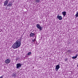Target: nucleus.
<instances>
[{"instance_id":"obj_1","label":"nucleus","mask_w":78,"mask_h":78,"mask_svg":"<svg viewBox=\"0 0 78 78\" xmlns=\"http://www.w3.org/2000/svg\"><path fill=\"white\" fill-rule=\"evenodd\" d=\"M20 45H21V41H20L19 39H18L16 41L15 43L13 44L12 48L13 49H16L19 48V47L20 46Z\"/></svg>"},{"instance_id":"obj_2","label":"nucleus","mask_w":78,"mask_h":78,"mask_svg":"<svg viewBox=\"0 0 78 78\" xmlns=\"http://www.w3.org/2000/svg\"><path fill=\"white\" fill-rule=\"evenodd\" d=\"M5 64H9L11 62V60L9 59H7L5 61Z\"/></svg>"},{"instance_id":"obj_3","label":"nucleus","mask_w":78,"mask_h":78,"mask_svg":"<svg viewBox=\"0 0 78 78\" xmlns=\"http://www.w3.org/2000/svg\"><path fill=\"white\" fill-rule=\"evenodd\" d=\"M36 27L37 28H39L41 31L42 30V28L41 26H40V25L38 24L36 25Z\"/></svg>"},{"instance_id":"obj_4","label":"nucleus","mask_w":78,"mask_h":78,"mask_svg":"<svg viewBox=\"0 0 78 78\" xmlns=\"http://www.w3.org/2000/svg\"><path fill=\"white\" fill-rule=\"evenodd\" d=\"M9 2V1H8V0H6V1H5L4 3V6H6L8 5Z\"/></svg>"},{"instance_id":"obj_5","label":"nucleus","mask_w":78,"mask_h":78,"mask_svg":"<svg viewBox=\"0 0 78 78\" xmlns=\"http://www.w3.org/2000/svg\"><path fill=\"white\" fill-rule=\"evenodd\" d=\"M16 69H19L21 66V63H18L16 65Z\"/></svg>"},{"instance_id":"obj_6","label":"nucleus","mask_w":78,"mask_h":78,"mask_svg":"<svg viewBox=\"0 0 78 78\" xmlns=\"http://www.w3.org/2000/svg\"><path fill=\"white\" fill-rule=\"evenodd\" d=\"M57 18L59 19V20H61L62 19V16H59V15H58L57 16Z\"/></svg>"},{"instance_id":"obj_7","label":"nucleus","mask_w":78,"mask_h":78,"mask_svg":"<svg viewBox=\"0 0 78 78\" xmlns=\"http://www.w3.org/2000/svg\"><path fill=\"white\" fill-rule=\"evenodd\" d=\"M12 3L11 2H10L7 5V6H9V7H11L12 6Z\"/></svg>"},{"instance_id":"obj_8","label":"nucleus","mask_w":78,"mask_h":78,"mask_svg":"<svg viewBox=\"0 0 78 78\" xmlns=\"http://www.w3.org/2000/svg\"><path fill=\"white\" fill-rule=\"evenodd\" d=\"M60 68V66H59V65H58L56 66V68L55 69V70H58L59 68Z\"/></svg>"},{"instance_id":"obj_9","label":"nucleus","mask_w":78,"mask_h":78,"mask_svg":"<svg viewBox=\"0 0 78 78\" xmlns=\"http://www.w3.org/2000/svg\"><path fill=\"white\" fill-rule=\"evenodd\" d=\"M34 34L33 33H31L30 34V37H34Z\"/></svg>"},{"instance_id":"obj_10","label":"nucleus","mask_w":78,"mask_h":78,"mask_svg":"<svg viewBox=\"0 0 78 78\" xmlns=\"http://www.w3.org/2000/svg\"><path fill=\"white\" fill-rule=\"evenodd\" d=\"M62 14H63L64 16H65L66 15V12L64 11L62 12Z\"/></svg>"},{"instance_id":"obj_11","label":"nucleus","mask_w":78,"mask_h":78,"mask_svg":"<svg viewBox=\"0 0 78 78\" xmlns=\"http://www.w3.org/2000/svg\"><path fill=\"white\" fill-rule=\"evenodd\" d=\"M77 56H78V54H76L75 56L73 57L72 58L73 59H76L77 58Z\"/></svg>"},{"instance_id":"obj_12","label":"nucleus","mask_w":78,"mask_h":78,"mask_svg":"<svg viewBox=\"0 0 78 78\" xmlns=\"http://www.w3.org/2000/svg\"><path fill=\"white\" fill-rule=\"evenodd\" d=\"M35 2L36 3H39V2H40V0H36Z\"/></svg>"},{"instance_id":"obj_13","label":"nucleus","mask_w":78,"mask_h":78,"mask_svg":"<svg viewBox=\"0 0 78 78\" xmlns=\"http://www.w3.org/2000/svg\"><path fill=\"white\" fill-rule=\"evenodd\" d=\"M31 52H28L27 53V55L28 56H30V55H31Z\"/></svg>"},{"instance_id":"obj_14","label":"nucleus","mask_w":78,"mask_h":78,"mask_svg":"<svg viewBox=\"0 0 78 78\" xmlns=\"http://www.w3.org/2000/svg\"><path fill=\"white\" fill-rule=\"evenodd\" d=\"M32 42H36V39H34L33 40H32Z\"/></svg>"},{"instance_id":"obj_15","label":"nucleus","mask_w":78,"mask_h":78,"mask_svg":"<svg viewBox=\"0 0 78 78\" xmlns=\"http://www.w3.org/2000/svg\"><path fill=\"white\" fill-rule=\"evenodd\" d=\"M75 16L76 17H78V12H77L76 14L75 15Z\"/></svg>"},{"instance_id":"obj_16","label":"nucleus","mask_w":78,"mask_h":78,"mask_svg":"<svg viewBox=\"0 0 78 78\" xmlns=\"http://www.w3.org/2000/svg\"><path fill=\"white\" fill-rule=\"evenodd\" d=\"M68 52L69 53H70V52H71V50H68Z\"/></svg>"},{"instance_id":"obj_17","label":"nucleus","mask_w":78,"mask_h":78,"mask_svg":"<svg viewBox=\"0 0 78 78\" xmlns=\"http://www.w3.org/2000/svg\"><path fill=\"white\" fill-rule=\"evenodd\" d=\"M65 61H68V59H67V58H66L65 60Z\"/></svg>"},{"instance_id":"obj_18","label":"nucleus","mask_w":78,"mask_h":78,"mask_svg":"<svg viewBox=\"0 0 78 78\" xmlns=\"http://www.w3.org/2000/svg\"><path fill=\"white\" fill-rule=\"evenodd\" d=\"M3 78V76H2L1 77H0V78Z\"/></svg>"},{"instance_id":"obj_19","label":"nucleus","mask_w":78,"mask_h":78,"mask_svg":"<svg viewBox=\"0 0 78 78\" xmlns=\"http://www.w3.org/2000/svg\"><path fill=\"white\" fill-rule=\"evenodd\" d=\"M13 76H16V74H14Z\"/></svg>"},{"instance_id":"obj_20","label":"nucleus","mask_w":78,"mask_h":78,"mask_svg":"<svg viewBox=\"0 0 78 78\" xmlns=\"http://www.w3.org/2000/svg\"><path fill=\"white\" fill-rule=\"evenodd\" d=\"M77 43L78 44V38H77Z\"/></svg>"},{"instance_id":"obj_21","label":"nucleus","mask_w":78,"mask_h":78,"mask_svg":"<svg viewBox=\"0 0 78 78\" xmlns=\"http://www.w3.org/2000/svg\"><path fill=\"white\" fill-rule=\"evenodd\" d=\"M18 59V58H16V61H17V59Z\"/></svg>"},{"instance_id":"obj_22","label":"nucleus","mask_w":78,"mask_h":78,"mask_svg":"<svg viewBox=\"0 0 78 78\" xmlns=\"http://www.w3.org/2000/svg\"><path fill=\"white\" fill-rule=\"evenodd\" d=\"M2 31V30H1V31H0V32H1V31Z\"/></svg>"},{"instance_id":"obj_23","label":"nucleus","mask_w":78,"mask_h":78,"mask_svg":"<svg viewBox=\"0 0 78 78\" xmlns=\"http://www.w3.org/2000/svg\"><path fill=\"white\" fill-rule=\"evenodd\" d=\"M21 36H22V35H21Z\"/></svg>"}]
</instances>
